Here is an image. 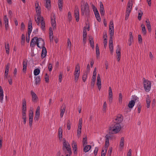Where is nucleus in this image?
Masks as SVG:
<instances>
[{
  "instance_id": "f257e3e1",
  "label": "nucleus",
  "mask_w": 156,
  "mask_h": 156,
  "mask_svg": "<svg viewBox=\"0 0 156 156\" xmlns=\"http://www.w3.org/2000/svg\"><path fill=\"white\" fill-rule=\"evenodd\" d=\"M121 126L120 124L114 123L109 128V133L110 134H116L120 130Z\"/></svg>"
},
{
  "instance_id": "f03ea898",
  "label": "nucleus",
  "mask_w": 156,
  "mask_h": 156,
  "mask_svg": "<svg viewBox=\"0 0 156 156\" xmlns=\"http://www.w3.org/2000/svg\"><path fill=\"white\" fill-rule=\"evenodd\" d=\"M90 12L89 6L87 2L84 5L81 6V14L82 16H84L85 14L86 17L88 18L89 16Z\"/></svg>"
},
{
  "instance_id": "7ed1b4c3",
  "label": "nucleus",
  "mask_w": 156,
  "mask_h": 156,
  "mask_svg": "<svg viewBox=\"0 0 156 156\" xmlns=\"http://www.w3.org/2000/svg\"><path fill=\"white\" fill-rule=\"evenodd\" d=\"M63 150L65 151H66V150L69 154H67L66 156H70V154H72V151L70 145L68 143L66 142V140L64 138L63 139Z\"/></svg>"
},
{
  "instance_id": "20e7f679",
  "label": "nucleus",
  "mask_w": 156,
  "mask_h": 156,
  "mask_svg": "<svg viewBox=\"0 0 156 156\" xmlns=\"http://www.w3.org/2000/svg\"><path fill=\"white\" fill-rule=\"evenodd\" d=\"M133 0H129L127 4L125 17L126 20H127L128 19L131 12L133 5Z\"/></svg>"
},
{
  "instance_id": "39448f33",
  "label": "nucleus",
  "mask_w": 156,
  "mask_h": 156,
  "mask_svg": "<svg viewBox=\"0 0 156 156\" xmlns=\"http://www.w3.org/2000/svg\"><path fill=\"white\" fill-rule=\"evenodd\" d=\"M80 66L79 63H77L75 66V70L74 71V80L76 82L78 79L80 75Z\"/></svg>"
},
{
  "instance_id": "423d86ee",
  "label": "nucleus",
  "mask_w": 156,
  "mask_h": 156,
  "mask_svg": "<svg viewBox=\"0 0 156 156\" xmlns=\"http://www.w3.org/2000/svg\"><path fill=\"white\" fill-rule=\"evenodd\" d=\"M36 43L37 46L40 48H43L45 44L44 40L41 38H39L36 39Z\"/></svg>"
},
{
  "instance_id": "0eeeda50",
  "label": "nucleus",
  "mask_w": 156,
  "mask_h": 156,
  "mask_svg": "<svg viewBox=\"0 0 156 156\" xmlns=\"http://www.w3.org/2000/svg\"><path fill=\"white\" fill-rule=\"evenodd\" d=\"M144 87L145 90L146 92H149L151 88V82L147 80H145L144 82Z\"/></svg>"
},
{
  "instance_id": "6e6552de",
  "label": "nucleus",
  "mask_w": 156,
  "mask_h": 156,
  "mask_svg": "<svg viewBox=\"0 0 156 156\" xmlns=\"http://www.w3.org/2000/svg\"><path fill=\"white\" fill-rule=\"evenodd\" d=\"M29 126L31 127L32 125L33 117V112L32 110L30 109L29 114Z\"/></svg>"
},
{
  "instance_id": "1a4fd4ad",
  "label": "nucleus",
  "mask_w": 156,
  "mask_h": 156,
  "mask_svg": "<svg viewBox=\"0 0 156 156\" xmlns=\"http://www.w3.org/2000/svg\"><path fill=\"white\" fill-rule=\"evenodd\" d=\"M3 20L5 24V30H7L9 28V19L7 15H5L3 18Z\"/></svg>"
},
{
  "instance_id": "9d476101",
  "label": "nucleus",
  "mask_w": 156,
  "mask_h": 156,
  "mask_svg": "<svg viewBox=\"0 0 156 156\" xmlns=\"http://www.w3.org/2000/svg\"><path fill=\"white\" fill-rule=\"evenodd\" d=\"M74 14L76 21L78 22L79 20V9L77 7H76L75 8Z\"/></svg>"
},
{
  "instance_id": "9b49d317",
  "label": "nucleus",
  "mask_w": 156,
  "mask_h": 156,
  "mask_svg": "<svg viewBox=\"0 0 156 156\" xmlns=\"http://www.w3.org/2000/svg\"><path fill=\"white\" fill-rule=\"evenodd\" d=\"M35 9L36 12H37V15L38 16H40L41 12L40 7L39 6V2L37 1H36L35 3Z\"/></svg>"
},
{
  "instance_id": "f8f14e48",
  "label": "nucleus",
  "mask_w": 156,
  "mask_h": 156,
  "mask_svg": "<svg viewBox=\"0 0 156 156\" xmlns=\"http://www.w3.org/2000/svg\"><path fill=\"white\" fill-rule=\"evenodd\" d=\"M51 23L53 29L55 28L56 26V21L55 16L54 15L52 17H51Z\"/></svg>"
},
{
  "instance_id": "ddd939ff",
  "label": "nucleus",
  "mask_w": 156,
  "mask_h": 156,
  "mask_svg": "<svg viewBox=\"0 0 156 156\" xmlns=\"http://www.w3.org/2000/svg\"><path fill=\"white\" fill-rule=\"evenodd\" d=\"M97 84L98 86V88L100 90L101 88V77L99 74L97 76Z\"/></svg>"
},
{
  "instance_id": "4468645a",
  "label": "nucleus",
  "mask_w": 156,
  "mask_h": 156,
  "mask_svg": "<svg viewBox=\"0 0 156 156\" xmlns=\"http://www.w3.org/2000/svg\"><path fill=\"white\" fill-rule=\"evenodd\" d=\"M32 95V100L34 102H36L38 98L36 94L33 91H31Z\"/></svg>"
},
{
  "instance_id": "2eb2a0df",
  "label": "nucleus",
  "mask_w": 156,
  "mask_h": 156,
  "mask_svg": "<svg viewBox=\"0 0 156 156\" xmlns=\"http://www.w3.org/2000/svg\"><path fill=\"white\" fill-rule=\"evenodd\" d=\"M22 109V113H26L27 111L26 102L25 99L23 100Z\"/></svg>"
},
{
  "instance_id": "dca6fc26",
  "label": "nucleus",
  "mask_w": 156,
  "mask_h": 156,
  "mask_svg": "<svg viewBox=\"0 0 156 156\" xmlns=\"http://www.w3.org/2000/svg\"><path fill=\"white\" fill-rule=\"evenodd\" d=\"M23 68L22 70L23 73H26L27 65V61L26 59L23 60Z\"/></svg>"
},
{
  "instance_id": "f3484780",
  "label": "nucleus",
  "mask_w": 156,
  "mask_h": 156,
  "mask_svg": "<svg viewBox=\"0 0 156 156\" xmlns=\"http://www.w3.org/2000/svg\"><path fill=\"white\" fill-rule=\"evenodd\" d=\"M72 147L74 154H76L77 151V147L76 142L73 141L72 143Z\"/></svg>"
},
{
  "instance_id": "a211bd4d",
  "label": "nucleus",
  "mask_w": 156,
  "mask_h": 156,
  "mask_svg": "<svg viewBox=\"0 0 156 156\" xmlns=\"http://www.w3.org/2000/svg\"><path fill=\"white\" fill-rule=\"evenodd\" d=\"M100 13L101 16H104L105 15V11L104 5L101 2H100Z\"/></svg>"
},
{
  "instance_id": "6ab92c4d",
  "label": "nucleus",
  "mask_w": 156,
  "mask_h": 156,
  "mask_svg": "<svg viewBox=\"0 0 156 156\" xmlns=\"http://www.w3.org/2000/svg\"><path fill=\"white\" fill-rule=\"evenodd\" d=\"M41 20L40 21V23L41 25V28L42 30L44 31L45 30V23L44 20V19L42 16H41Z\"/></svg>"
},
{
  "instance_id": "aec40b11",
  "label": "nucleus",
  "mask_w": 156,
  "mask_h": 156,
  "mask_svg": "<svg viewBox=\"0 0 156 156\" xmlns=\"http://www.w3.org/2000/svg\"><path fill=\"white\" fill-rule=\"evenodd\" d=\"M66 108V107L65 105L63 104L61 106L60 110L61 112L60 115L61 118L63 117Z\"/></svg>"
},
{
  "instance_id": "412c9836",
  "label": "nucleus",
  "mask_w": 156,
  "mask_h": 156,
  "mask_svg": "<svg viewBox=\"0 0 156 156\" xmlns=\"http://www.w3.org/2000/svg\"><path fill=\"white\" fill-rule=\"evenodd\" d=\"M123 120V117L121 115H119L115 119V123L119 124L122 122Z\"/></svg>"
},
{
  "instance_id": "4be33fe9",
  "label": "nucleus",
  "mask_w": 156,
  "mask_h": 156,
  "mask_svg": "<svg viewBox=\"0 0 156 156\" xmlns=\"http://www.w3.org/2000/svg\"><path fill=\"white\" fill-rule=\"evenodd\" d=\"M42 48L41 54V58H44L46 55L47 51L45 47H44Z\"/></svg>"
},
{
  "instance_id": "5701e85b",
  "label": "nucleus",
  "mask_w": 156,
  "mask_h": 156,
  "mask_svg": "<svg viewBox=\"0 0 156 156\" xmlns=\"http://www.w3.org/2000/svg\"><path fill=\"white\" fill-rule=\"evenodd\" d=\"M34 78H35V84L36 85H39L41 80V76H35Z\"/></svg>"
},
{
  "instance_id": "b1692460",
  "label": "nucleus",
  "mask_w": 156,
  "mask_h": 156,
  "mask_svg": "<svg viewBox=\"0 0 156 156\" xmlns=\"http://www.w3.org/2000/svg\"><path fill=\"white\" fill-rule=\"evenodd\" d=\"M58 134L59 139L60 140L62 139V127H60L58 128Z\"/></svg>"
},
{
  "instance_id": "393cba45",
  "label": "nucleus",
  "mask_w": 156,
  "mask_h": 156,
  "mask_svg": "<svg viewBox=\"0 0 156 156\" xmlns=\"http://www.w3.org/2000/svg\"><path fill=\"white\" fill-rule=\"evenodd\" d=\"M124 138L123 137H121L119 147L120 149H122L124 147Z\"/></svg>"
},
{
  "instance_id": "a878e982",
  "label": "nucleus",
  "mask_w": 156,
  "mask_h": 156,
  "mask_svg": "<svg viewBox=\"0 0 156 156\" xmlns=\"http://www.w3.org/2000/svg\"><path fill=\"white\" fill-rule=\"evenodd\" d=\"M3 97V91L2 87L0 86V100L2 102Z\"/></svg>"
},
{
  "instance_id": "bb28decb",
  "label": "nucleus",
  "mask_w": 156,
  "mask_h": 156,
  "mask_svg": "<svg viewBox=\"0 0 156 156\" xmlns=\"http://www.w3.org/2000/svg\"><path fill=\"white\" fill-rule=\"evenodd\" d=\"M58 8L60 11L62 10L63 0H58Z\"/></svg>"
},
{
  "instance_id": "cd10ccee",
  "label": "nucleus",
  "mask_w": 156,
  "mask_h": 156,
  "mask_svg": "<svg viewBox=\"0 0 156 156\" xmlns=\"http://www.w3.org/2000/svg\"><path fill=\"white\" fill-rule=\"evenodd\" d=\"M146 101L147 104L146 106L148 108H149L150 106L151 100L148 95L147 96V98H146Z\"/></svg>"
},
{
  "instance_id": "c85d7f7f",
  "label": "nucleus",
  "mask_w": 156,
  "mask_h": 156,
  "mask_svg": "<svg viewBox=\"0 0 156 156\" xmlns=\"http://www.w3.org/2000/svg\"><path fill=\"white\" fill-rule=\"evenodd\" d=\"M83 151L86 153L88 151L91 149V146L90 145H86L84 146Z\"/></svg>"
},
{
  "instance_id": "c756f323",
  "label": "nucleus",
  "mask_w": 156,
  "mask_h": 156,
  "mask_svg": "<svg viewBox=\"0 0 156 156\" xmlns=\"http://www.w3.org/2000/svg\"><path fill=\"white\" fill-rule=\"evenodd\" d=\"M135 104V101L133 100H131L129 102L128 106L129 108H132L134 105Z\"/></svg>"
},
{
  "instance_id": "7c9ffc66",
  "label": "nucleus",
  "mask_w": 156,
  "mask_h": 156,
  "mask_svg": "<svg viewBox=\"0 0 156 156\" xmlns=\"http://www.w3.org/2000/svg\"><path fill=\"white\" fill-rule=\"evenodd\" d=\"M146 22L147 23V27L148 30L149 32H150L151 31V27L149 21L148 19L146 20Z\"/></svg>"
},
{
  "instance_id": "2f4dec72",
  "label": "nucleus",
  "mask_w": 156,
  "mask_h": 156,
  "mask_svg": "<svg viewBox=\"0 0 156 156\" xmlns=\"http://www.w3.org/2000/svg\"><path fill=\"white\" fill-rule=\"evenodd\" d=\"M82 126H78V128L77 130V135L79 137L81 133V129Z\"/></svg>"
},
{
  "instance_id": "473e14b6",
  "label": "nucleus",
  "mask_w": 156,
  "mask_h": 156,
  "mask_svg": "<svg viewBox=\"0 0 156 156\" xmlns=\"http://www.w3.org/2000/svg\"><path fill=\"white\" fill-rule=\"evenodd\" d=\"M22 119L23 120V122L24 124L26 123V113H22Z\"/></svg>"
},
{
  "instance_id": "72a5a7b5",
  "label": "nucleus",
  "mask_w": 156,
  "mask_h": 156,
  "mask_svg": "<svg viewBox=\"0 0 156 156\" xmlns=\"http://www.w3.org/2000/svg\"><path fill=\"white\" fill-rule=\"evenodd\" d=\"M5 49L6 50V52L7 54L9 53V46L8 42L7 43V44L6 43H5Z\"/></svg>"
},
{
  "instance_id": "f704fd0d",
  "label": "nucleus",
  "mask_w": 156,
  "mask_h": 156,
  "mask_svg": "<svg viewBox=\"0 0 156 156\" xmlns=\"http://www.w3.org/2000/svg\"><path fill=\"white\" fill-rule=\"evenodd\" d=\"M120 51V48L119 45H118L117 48V49L116 51V52L117 54V56H121Z\"/></svg>"
},
{
  "instance_id": "c9c22d12",
  "label": "nucleus",
  "mask_w": 156,
  "mask_h": 156,
  "mask_svg": "<svg viewBox=\"0 0 156 156\" xmlns=\"http://www.w3.org/2000/svg\"><path fill=\"white\" fill-rule=\"evenodd\" d=\"M10 65V63H8L5 66V74H8L9 69Z\"/></svg>"
},
{
  "instance_id": "e433bc0d",
  "label": "nucleus",
  "mask_w": 156,
  "mask_h": 156,
  "mask_svg": "<svg viewBox=\"0 0 156 156\" xmlns=\"http://www.w3.org/2000/svg\"><path fill=\"white\" fill-rule=\"evenodd\" d=\"M40 70L39 69L37 68L35 69L34 71V75L35 76L38 75L40 73Z\"/></svg>"
},
{
  "instance_id": "4c0bfd02",
  "label": "nucleus",
  "mask_w": 156,
  "mask_h": 156,
  "mask_svg": "<svg viewBox=\"0 0 156 156\" xmlns=\"http://www.w3.org/2000/svg\"><path fill=\"white\" fill-rule=\"evenodd\" d=\"M96 79L95 78L92 77V81L91 84V88H93L94 87V85L95 84Z\"/></svg>"
},
{
  "instance_id": "58836bf2",
  "label": "nucleus",
  "mask_w": 156,
  "mask_h": 156,
  "mask_svg": "<svg viewBox=\"0 0 156 156\" xmlns=\"http://www.w3.org/2000/svg\"><path fill=\"white\" fill-rule=\"evenodd\" d=\"M141 27H142V33L144 35H145L146 34V30L145 26L144 24H142L141 25Z\"/></svg>"
},
{
  "instance_id": "ea45409f",
  "label": "nucleus",
  "mask_w": 156,
  "mask_h": 156,
  "mask_svg": "<svg viewBox=\"0 0 156 156\" xmlns=\"http://www.w3.org/2000/svg\"><path fill=\"white\" fill-rule=\"evenodd\" d=\"M96 55H97V57H98V56H99L100 55L99 49V47H98V44H97L96 46Z\"/></svg>"
},
{
  "instance_id": "a19ab883",
  "label": "nucleus",
  "mask_w": 156,
  "mask_h": 156,
  "mask_svg": "<svg viewBox=\"0 0 156 156\" xmlns=\"http://www.w3.org/2000/svg\"><path fill=\"white\" fill-rule=\"evenodd\" d=\"M82 142L83 146H84L87 144V136H85L83 138Z\"/></svg>"
},
{
  "instance_id": "79ce46f5",
  "label": "nucleus",
  "mask_w": 156,
  "mask_h": 156,
  "mask_svg": "<svg viewBox=\"0 0 156 156\" xmlns=\"http://www.w3.org/2000/svg\"><path fill=\"white\" fill-rule=\"evenodd\" d=\"M71 124L72 123L70 120H68L67 122V127L68 130H69L70 129Z\"/></svg>"
},
{
  "instance_id": "37998d69",
  "label": "nucleus",
  "mask_w": 156,
  "mask_h": 156,
  "mask_svg": "<svg viewBox=\"0 0 156 156\" xmlns=\"http://www.w3.org/2000/svg\"><path fill=\"white\" fill-rule=\"evenodd\" d=\"M45 7L48 10L50 9L51 7V2H47H47H46Z\"/></svg>"
},
{
  "instance_id": "c03bdc74",
  "label": "nucleus",
  "mask_w": 156,
  "mask_h": 156,
  "mask_svg": "<svg viewBox=\"0 0 156 156\" xmlns=\"http://www.w3.org/2000/svg\"><path fill=\"white\" fill-rule=\"evenodd\" d=\"M87 33L86 31V28L84 27L83 29V37H87Z\"/></svg>"
},
{
  "instance_id": "a18cd8bd",
  "label": "nucleus",
  "mask_w": 156,
  "mask_h": 156,
  "mask_svg": "<svg viewBox=\"0 0 156 156\" xmlns=\"http://www.w3.org/2000/svg\"><path fill=\"white\" fill-rule=\"evenodd\" d=\"M129 41H130V42H133V36L132 33L131 32H129Z\"/></svg>"
},
{
  "instance_id": "49530a36",
  "label": "nucleus",
  "mask_w": 156,
  "mask_h": 156,
  "mask_svg": "<svg viewBox=\"0 0 156 156\" xmlns=\"http://www.w3.org/2000/svg\"><path fill=\"white\" fill-rule=\"evenodd\" d=\"M63 75L62 72H60L58 76V80L59 82L61 83L62 82V76Z\"/></svg>"
},
{
  "instance_id": "de8ad7c7",
  "label": "nucleus",
  "mask_w": 156,
  "mask_h": 156,
  "mask_svg": "<svg viewBox=\"0 0 156 156\" xmlns=\"http://www.w3.org/2000/svg\"><path fill=\"white\" fill-rule=\"evenodd\" d=\"M35 115H40V107L39 106L37 108Z\"/></svg>"
},
{
  "instance_id": "09e8293b",
  "label": "nucleus",
  "mask_w": 156,
  "mask_h": 156,
  "mask_svg": "<svg viewBox=\"0 0 156 156\" xmlns=\"http://www.w3.org/2000/svg\"><path fill=\"white\" fill-rule=\"evenodd\" d=\"M89 43L91 47L93 48L94 47V43L92 37H91V40H90Z\"/></svg>"
},
{
  "instance_id": "8fccbe9b",
  "label": "nucleus",
  "mask_w": 156,
  "mask_h": 156,
  "mask_svg": "<svg viewBox=\"0 0 156 156\" xmlns=\"http://www.w3.org/2000/svg\"><path fill=\"white\" fill-rule=\"evenodd\" d=\"M107 105L106 102H105L103 104L102 109L103 111L104 112H106L107 108Z\"/></svg>"
},
{
  "instance_id": "3c124183",
  "label": "nucleus",
  "mask_w": 156,
  "mask_h": 156,
  "mask_svg": "<svg viewBox=\"0 0 156 156\" xmlns=\"http://www.w3.org/2000/svg\"><path fill=\"white\" fill-rule=\"evenodd\" d=\"M93 9L95 15L99 13L97 9L94 5L93 6Z\"/></svg>"
},
{
  "instance_id": "603ef678",
  "label": "nucleus",
  "mask_w": 156,
  "mask_h": 156,
  "mask_svg": "<svg viewBox=\"0 0 156 156\" xmlns=\"http://www.w3.org/2000/svg\"><path fill=\"white\" fill-rule=\"evenodd\" d=\"M140 12H139L137 17L138 19L139 20H141L142 16L143 14V12L141 11H140Z\"/></svg>"
},
{
  "instance_id": "864d4df0",
  "label": "nucleus",
  "mask_w": 156,
  "mask_h": 156,
  "mask_svg": "<svg viewBox=\"0 0 156 156\" xmlns=\"http://www.w3.org/2000/svg\"><path fill=\"white\" fill-rule=\"evenodd\" d=\"M95 17L96 18L98 22H100L101 21V19L100 18V16L99 14L98 13V14H95Z\"/></svg>"
},
{
  "instance_id": "5fc2aeb1",
  "label": "nucleus",
  "mask_w": 156,
  "mask_h": 156,
  "mask_svg": "<svg viewBox=\"0 0 156 156\" xmlns=\"http://www.w3.org/2000/svg\"><path fill=\"white\" fill-rule=\"evenodd\" d=\"M87 77L86 73H84L82 79L84 82H85Z\"/></svg>"
},
{
  "instance_id": "6e6d98bb",
  "label": "nucleus",
  "mask_w": 156,
  "mask_h": 156,
  "mask_svg": "<svg viewBox=\"0 0 156 156\" xmlns=\"http://www.w3.org/2000/svg\"><path fill=\"white\" fill-rule=\"evenodd\" d=\"M96 75H97V72L96 70V68H95L94 70L93 73V75L92 77L95 78V79H96Z\"/></svg>"
},
{
  "instance_id": "4d7b16f0",
  "label": "nucleus",
  "mask_w": 156,
  "mask_h": 156,
  "mask_svg": "<svg viewBox=\"0 0 156 156\" xmlns=\"http://www.w3.org/2000/svg\"><path fill=\"white\" fill-rule=\"evenodd\" d=\"M68 20L69 22H70L72 19V16L70 12H69L68 14Z\"/></svg>"
},
{
  "instance_id": "13d9d810",
  "label": "nucleus",
  "mask_w": 156,
  "mask_h": 156,
  "mask_svg": "<svg viewBox=\"0 0 156 156\" xmlns=\"http://www.w3.org/2000/svg\"><path fill=\"white\" fill-rule=\"evenodd\" d=\"M49 76L48 75L47 73L45 74V80L46 82H48L49 81Z\"/></svg>"
},
{
  "instance_id": "bf43d9fd",
  "label": "nucleus",
  "mask_w": 156,
  "mask_h": 156,
  "mask_svg": "<svg viewBox=\"0 0 156 156\" xmlns=\"http://www.w3.org/2000/svg\"><path fill=\"white\" fill-rule=\"evenodd\" d=\"M138 106L137 108L138 112V113H139L140 112L141 110V106L140 105V103L138 104Z\"/></svg>"
},
{
  "instance_id": "052dcab7",
  "label": "nucleus",
  "mask_w": 156,
  "mask_h": 156,
  "mask_svg": "<svg viewBox=\"0 0 156 156\" xmlns=\"http://www.w3.org/2000/svg\"><path fill=\"white\" fill-rule=\"evenodd\" d=\"M111 23V22H110V24L109 25V30H114V25L113 23L112 22V24Z\"/></svg>"
},
{
  "instance_id": "680f3d73",
  "label": "nucleus",
  "mask_w": 156,
  "mask_h": 156,
  "mask_svg": "<svg viewBox=\"0 0 156 156\" xmlns=\"http://www.w3.org/2000/svg\"><path fill=\"white\" fill-rule=\"evenodd\" d=\"M138 41L139 43H141L142 42V38L140 35L139 34L138 35Z\"/></svg>"
},
{
  "instance_id": "e2e57ef3",
  "label": "nucleus",
  "mask_w": 156,
  "mask_h": 156,
  "mask_svg": "<svg viewBox=\"0 0 156 156\" xmlns=\"http://www.w3.org/2000/svg\"><path fill=\"white\" fill-rule=\"evenodd\" d=\"M21 40L22 43V42H23V43L25 41V35L24 34H22Z\"/></svg>"
},
{
  "instance_id": "0e129e2a",
  "label": "nucleus",
  "mask_w": 156,
  "mask_h": 156,
  "mask_svg": "<svg viewBox=\"0 0 156 156\" xmlns=\"http://www.w3.org/2000/svg\"><path fill=\"white\" fill-rule=\"evenodd\" d=\"M107 148L106 149H105V152L103 153V152H104V150H103V149H102L101 156H105V155L106 154V153L107 152Z\"/></svg>"
},
{
  "instance_id": "69168bd1",
  "label": "nucleus",
  "mask_w": 156,
  "mask_h": 156,
  "mask_svg": "<svg viewBox=\"0 0 156 156\" xmlns=\"http://www.w3.org/2000/svg\"><path fill=\"white\" fill-rule=\"evenodd\" d=\"M49 36H51V35H53V32L51 27H50L49 28Z\"/></svg>"
},
{
  "instance_id": "338daca9",
  "label": "nucleus",
  "mask_w": 156,
  "mask_h": 156,
  "mask_svg": "<svg viewBox=\"0 0 156 156\" xmlns=\"http://www.w3.org/2000/svg\"><path fill=\"white\" fill-rule=\"evenodd\" d=\"M8 78L9 84L10 85H11L12 83V80L11 78L10 77V76H9L8 77Z\"/></svg>"
},
{
  "instance_id": "774afa93",
  "label": "nucleus",
  "mask_w": 156,
  "mask_h": 156,
  "mask_svg": "<svg viewBox=\"0 0 156 156\" xmlns=\"http://www.w3.org/2000/svg\"><path fill=\"white\" fill-rule=\"evenodd\" d=\"M98 148L97 147H95V149L94 151V154L95 156H96L97 154L98 151Z\"/></svg>"
}]
</instances>
